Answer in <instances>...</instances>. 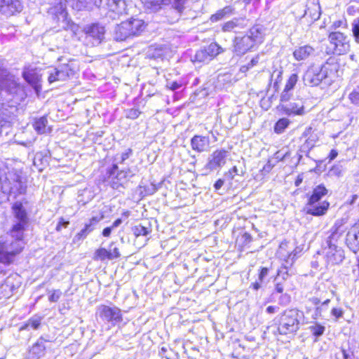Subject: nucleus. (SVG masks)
<instances>
[{"mask_svg": "<svg viewBox=\"0 0 359 359\" xmlns=\"http://www.w3.org/2000/svg\"><path fill=\"white\" fill-rule=\"evenodd\" d=\"M266 29L263 25L252 27L244 35L236 36L232 41L231 50L236 56H243L254 50L264 40Z\"/></svg>", "mask_w": 359, "mask_h": 359, "instance_id": "obj_1", "label": "nucleus"}, {"mask_svg": "<svg viewBox=\"0 0 359 359\" xmlns=\"http://www.w3.org/2000/svg\"><path fill=\"white\" fill-rule=\"evenodd\" d=\"M0 190L4 194L13 196L14 198L25 194L27 185L22 181L21 172L16 169L6 172L0 168Z\"/></svg>", "mask_w": 359, "mask_h": 359, "instance_id": "obj_2", "label": "nucleus"}, {"mask_svg": "<svg viewBox=\"0 0 359 359\" xmlns=\"http://www.w3.org/2000/svg\"><path fill=\"white\" fill-rule=\"evenodd\" d=\"M346 228L344 226L343 220L336 221L331 234L327 238L325 243L323 244L326 251L328 262L332 264H340L344 259V251L334 243L344 233Z\"/></svg>", "mask_w": 359, "mask_h": 359, "instance_id": "obj_3", "label": "nucleus"}, {"mask_svg": "<svg viewBox=\"0 0 359 359\" xmlns=\"http://www.w3.org/2000/svg\"><path fill=\"white\" fill-rule=\"evenodd\" d=\"M303 313L297 309H287L277 316L274 322L280 334H294L299 329Z\"/></svg>", "mask_w": 359, "mask_h": 359, "instance_id": "obj_4", "label": "nucleus"}, {"mask_svg": "<svg viewBox=\"0 0 359 359\" xmlns=\"http://www.w3.org/2000/svg\"><path fill=\"white\" fill-rule=\"evenodd\" d=\"M23 201L27 203L25 198L12 203L11 212L14 219L10 230V236L24 240L25 232L29 224V218L27 210L23 205Z\"/></svg>", "mask_w": 359, "mask_h": 359, "instance_id": "obj_5", "label": "nucleus"}, {"mask_svg": "<svg viewBox=\"0 0 359 359\" xmlns=\"http://www.w3.org/2000/svg\"><path fill=\"white\" fill-rule=\"evenodd\" d=\"M25 246L24 240L13 238L0 241V262L9 264L13 262L15 257L21 252Z\"/></svg>", "mask_w": 359, "mask_h": 359, "instance_id": "obj_6", "label": "nucleus"}, {"mask_svg": "<svg viewBox=\"0 0 359 359\" xmlns=\"http://www.w3.org/2000/svg\"><path fill=\"white\" fill-rule=\"evenodd\" d=\"M328 38L330 46L325 50L327 54L342 55L349 50V40L344 34L340 32H332L329 34Z\"/></svg>", "mask_w": 359, "mask_h": 359, "instance_id": "obj_7", "label": "nucleus"}, {"mask_svg": "<svg viewBox=\"0 0 359 359\" xmlns=\"http://www.w3.org/2000/svg\"><path fill=\"white\" fill-rule=\"evenodd\" d=\"M76 71L74 61L68 60L67 63H60L56 67L48 71V81L50 83L55 81H63L72 77Z\"/></svg>", "mask_w": 359, "mask_h": 359, "instance_id": "obj_8", "label": "nucleus"}, {"mask_svg": "<svg viewBox=\"0 0 359 359\" xmlns=\"http://www.w3.org/2000/svg\"><path fill=\"white\" fill-rule=\"evenodd\" d=\"M96 315L109 326L114 327L123 320L121 310L113 305L111 306L107 305H100L97 307Z\"/></svg>", "mask_w": 359, "mask_h": 359, "instance_id": "obj_9", "label": "nucleus"}, {"mask_svg": "<svg viewBox=\"0 0 359 359\" xmlns=\"http://www.w3.org/2000/svg\"><path fill=\"white\" fill-rule=\"evenodd\" d=\"M224 52L223 48L215 42L201 48L195 54V61L199 62H209L219 53Z\"/></svg>", "mask_w": 359, "mask_h": 359, "instance_id": "obj_10", "label": "nucleus"}, {"mask_svg": "<svg viewBox=\"0 0 359 359\" xmlns=\"http://www.w3.org/2000/svg\"><path fill=\"white\" fill-rule=\"evenodd\" d=\"M86 31V41L93 46H97L104 39L105 28L99 23H93L87 26Z\"/></svg>", "mask_w": 359, "mask_h": 359, "instance_id": "obj_11", "label": "nucleus"}, {"mask_svg": "<svg viewBox=\"0 0 359 359\" xmlns=\"http://www.w3.org/2000/svg\"><path fill=\"white\" fill-rule=\"evenodd\" d=\"M107 175L109 178L111 179V187L114 189L123 187V180H126L130 175V176L133 175L129 168L119 170L117 163H113L111 167L107 168Z\"/></svg>", "mask_w": 359, "mask_h": 359, "instance_id": "obj_12", "label": "nucleus"}, {"mask_svg": "<svg viewBox=\"0 0 359 359\" xmlns=\"http://www.w3.org/2000/svg\"><path fill=\"white\" fill-rule=\"evenodd\" d=\"M228 151L224 149H217L209 156L205 168L210 170L220 169L225 163Z\"/></svg>", "mask_w": 359, "mask_h": 359, "instance_id": "obj_13", "label": "nucleus"}, {"mask_svg": "<svg viewBox=\"0 0 359 359\" xmlns=\"http://www.w3.org/2000/svg\"><path fill=\"white\" fill-rule=\"evenodd\" d=\"M23 9L21 0H0V13L11 17L20 13Z\"/></svg>", "mask_w": 359, "mask_h": 359, "instance_id": "obj_14", "label": "nucleus"}, {"mask_svg": "<svg viewBox=\"0 0 359 359\" xmlns=\"http://www.w3.org/2000/svg\"><path fill=\"white\" fill-rule=\"evenodd\" d=\"M23 79L33 88L35 93L39 95L41 90L40 77L34 69L25 67L22 73Z\"/></svg>", "mask_w": 359, "mask_h": 359, "instance_id": "obj_15", "label": "nucleus"}, {"mask_svg": "<svg viewBox=\"0 0 359 359\" xmlns=\"http://www.w3.org/2000/svg\"><path fill=\"white\" fill-rule=\"evenodd\" d=\"M210 144L209 136L195 135L191 139V149L198 153L208 151L210 149Z\"/></svg>", "mask_w": 359, "mask_h": 359, "instance_id": "obj_16", "label": "nucleus"}, {"mask_svg": "<svg viewBox=\"0 0 359 359\" xmlns=\"http://www.w3.org/2000/svg\"><path fill=\"white\" fill-rule=\"evenodd\" d=\"M286 244L281 243L279 248V250L278 251V255L279 257L283 261V266L285 269H289L294 264L296 258L302 251V249L299 248H296L292 252L290 253H285L284 247Z\"/></svg>", "mask_w": 359, "mask_h": 359, "instance_id": "obj_17", "label": "nucleus"}, {"mask_svg": "<svg viewBox=\"0 0 359 359\" xmlns=\"http://www.w3.org/2000/svg\"><path fill=\"white\" fill-rule=\"evenodd\" d=\"M67 4L76 11L92 10L100 7V0H65Z\"/></svg>", "mask_w": 359, "mask_h": 359, "instance_id": "obj_18", "label": "nucleus"}, {"mask_svg": "<svg viewBox=\"0 0 359 359\" xmlns=\"http://www.w3.org/2000/svg\"><path fill=\"white\" fill-rule=\"evenodd\" d=\"M105 5L110 11L117 15L125 13L127 7L125 0H100V7Z\"/></svg>", "mask_w": 359, "mask_h": 359, "instance_id": "obj_19", "label": "nucleus"}, {"mask_svg": "<svg viewBox=\"0 0 359 359\" xmlns=\"http://www.w3.org/2000/svg\"><path fill=\"white\" fill-rule=\"evenodd\" d=\"M248 27V20L244 18H234L224 23L222 30L224 32H231L236 29H245Z\"/></svg>", "mask_w": 359, "mask_h": 359, "instance_id": "obj_20", "label": "nucleus"}, {"mask_svg": "<svg viewBox=\"0 0 359 359\" xmlns=\"http://www.w3.org/2000/svg\"><path fill=\"white\" fill-rule=\"evenodd\" d=\"M50 341L49 339H46L41 336L34 343L29 350L30 355L35 359H39L45 355L46 346L45 342Z\"/></svg>", "mask_w": 359, "mask_h": 359, "instance_id": "obj_21", "label": "nucleus"}, {"mask_svg": "<svg viewBox=\"0 0 359 359\" xmlns=\"http://www.w3.org/2000/svg\"><path fill=\"white\" fill-rule=\"evenodd\" d=\"M346 241L353 252H356L359 250V229L357 227H353L348 231Z\"/></svg>", "mask_w": 359, "mask_h": 359, "instance_id": "obj_22", "label": "nucleus"}, {"mask_svg": "<svg viewBox=\"0 0 359 359\" xmlns=\"http://www.w3.org/2000/svg\"><path fill=\"white\" fill-rule=\"evenodd\" d=\"M278 109L283 111V114L286 115H302L304 113V107L299 106L298 104L295 102L290 103L288 104H280L278 106Z\"/></svg>", "mask_w": 359, "mask_h": 359, "instance_id": "obj_23", "label": "nucleus"}, {"mask_svg": "<svg viewBox=\"0 0 359 359\" xmlns=\"http://www.w3.org/2000/svg\"><path fill=\"white\" fill-rule=\"evenodd\" d=\"M128 27L129 24H128L126 21L122 22L120 25H118L114 30V39L116 41H122L132 36V32H130Z\"/></svg>", "mask_w": 359, "mask_h": 359, "instance_id": "obj_24", "label": "nucleus"}, {"mask_svg": "<svg viewBox=\"0 0 359 359\" xmlns=\"http://www.w3.org/2000/svg\"><path fill=\"white\" fill-rule=\"evenodd\" d=\"M102 217H92L88 223L85 224L83 229H82L80 232H79L75 238L78 240H82L85 238L88 234H89L91 231H93L95 226L98 224V222L101 220Z\"/></svg>", "mask_w": 359, "mask_h": 359, "instance_id": "obj_25", "label": "nucleus"}, {"mask_svg": "<svg viewBox=\"0 0 359 359\" xmlns=\"http://www.w3.org/2000/svg\"><path fill=\"white\" fill-rule=\"evenodd\" d=\"M132 36L139 35L145 28L144 22L140 19L131 18L127 20Z\"/></svg>", "mask_w": 359, "mask_h": 359, "instance_id": "obj_26", "label": "nucleus"}, {"mask_svg": "<svg viewBox=\"0 0 359 359\" xmlns=\"http://www.w3.org/2000/svg\"><path fill=\"white\" fill-rule=\"evenodd\" d=\"M47 124L48 119L46 116H43L35 119L33 127L39 134H43L47 132Z\"/></svg>", "mask_w": 359, "mask_h": 359, "instance_id": "obj_27", "label": "nucleus"}, {"mask_svg": "<svg viewBox=\"0 0 359 359\" xmlns=\"http://www.w3.org/2000/svg\"><path fill=\"white\" fill-rule=\"evenodd\" d=\"M313 49L311 46H305L295 50L293 55L297 60H304L313 52Z\"/></svg>", "mask_w": 359, "mask_h": 359, "instance_id": "obj_28", "label": "nucleus"}, {"mask_svg": "<svg viewBox=\"0 0 359 359\" xmlns=\"http://www.w3.org/2000/svg\"><path fill=\"white\" fill-rule=\"evenodd\" d=\"M290 123L287 118H280L274 126V132L277 134H281L288 127Z\"/></svg>", "mask_w": 359, "mask_h": 359, "instance_id": "obj_29", "label": "nucleus"}, {"mask_svg": "<svg viewBox=\"0 0 359 359\" xmlns=\"http://www.w3.org/2000/svg\"><path fill=\"white\" fill-rule=\"evenodd\" d=\"M330 207V203L324 201L323 202H319V201L316 203V216H321L325 215L328 208Z\"/></svg>", "mask_w": 359, "mask_h": 359, "instance_id": "obj_30", "label": "nucleus"}, {"mask_svg": "<svg viewBox=\"0 0 359 359\" xmlns=\"http://www.w3.org/2000/svg\"><path fill=\"white\" fill-rule=\"evenodd\" d=\"M314 147V140L309 137L302 146V151L306 153V156L312 158V149Z\"/></svg>", "mask_w": 359, "mask_h": 359, "instance_id": "obj_31", "label": "nucleus"}, {"mask_svg": "<svg viewBox=\"0 0 359 359\" xmlns=\"http://www.w3.org/2000/svg\"><path fill=\"white\" fill-rule=\"evenodd\" d=\"M303 81L305 86L313 87L314 82V69L309 68L303 76Z\"/></svg>", "mask_w": 359, "mask_h": 359, "instance_id": "obj_32", "label": "nucleus"}, {"mask_svg": "<svg viewBox=\"0 0 359 359\" xmlns=\"http://www.w3.org/2000/svg\"><path fill=\"white\" fill-rule=\"evenodd\" d=\"M94 259L95 260H100V261H104L106 259L109 260V254L108 252V250L100 248L97 249L94 254Z\"/></svg>", "mask_w": 359, "mask_h": 359, "instance_id": "obj_33", "label": "nucleus"}, {"mask_svg": "<svg viewBox=\"0 0 359 359\" xmlns=\"http://www.w3.org/2000/svg\"><path fill=\"white\" fill-rule=\"evenodd\" d=\"M114 242H111L109 246L108 252L109 254V260L118 259L121 257L118 248L114 246Z\"/></svg>", "mask_w": 359, "mask_h": 359, "instance_id": "obj_34", "label": "nucleus"}, {"mask_svg": "<svg viewBox=\"0 0 359 359\" xmlns=\"http://www.w3.org/2000/svg\"><path fill=\"white\" fill-rule=\"evenodd\" d=\"M297 81H298L297 74H291L290 76L289 79H287L284 88L293 92L294 88L296 86Z\"/></svg>", "mask_w": 359, "mask_h": 359, "instance_id": "obj_35", "label": "nucleus"}, {"mask_svg": "<svg viewBox=\"0 0 359 359\" xmlns=\"http://www.w3.org/2000/svg\"><path fill=\"white\" fill-rule=\"evenodd\" d=\"M41 325V319L39 318H30L27 323L21 327V330H27L29 327L37 330Z\"/></svg>", "mask_w": 359, "mask_h": 359, "instance_id": "obj_36", "label": "nucleus"}, {"mask_svg": "<svg viewBox=\"0 0 359 359\" xmlns=\"http://www.w3.org/2000/svg\"><path fill=\"white\" fill-rule=\"evenodd\" d=\"M151 231L150 229L142 225L136 226L133 229V233L137 237L140 236H147Z\"/></svg>", "mask_w": 359, "mask_h": 359, "instance_id": "obj_37", "label": "nucleus"}, {"mask_svg": "<svg viewBox=\"0 0 359 359\" xmlns=\"http://www.w3.org/2000/svg\"><path fill=\"white\" fill-rule=\"evenodd\" d=\"M328 77V68L327 65H323L321 67L320 71L316 74V81H323L325 80Z\"/></svg>", "mask_w": 359, "mask_h": 359, "instance_id": "obj_38", "label": "nucleus"}, {"mask_svg": "<svg viewBox=\"0 0 359 359\" xmlns=\"http://www.w3.org/2000/svg\"><path fill=\"white\" fill-rule=\"evenodd\" d=\"M327 189L322 184L316 187V203H317L322 196L326 195Z\"/></svg>", "mask_w": 359, "mask_h": 359, "instance_id": "obj_39", "label": "nucleus"}, {"mask_svg": "<svg viewBox=\"0 0 359 359\" xmlns=\"http://www.w3.org/2000/svg\"><path fill=\"white\" fill-rule=\"evenodd\" d=\"M314 203V191L311 194L308 206L305 207L304 211L306 212V214H309L311 215H314V208L312 207V205Z\"/></svg>", "mask_w": 359, "mask_h": 359, "instance_id": "obj_40", "label": "nucleus"}, {"mask_svg": "<svg viewBox=\"0 0 359 359\" xmlns=\"http://www.w3.org/2000/svg\"><path fill=\"white\" fill-rule=\"evenodd\" d=\"M352 32L355 41L359 43V18L353 20L352 23Z\"/></svg>", "mask_w": 359, "mask_h": 359, "instance_id": "obj_41", "label": "nucleus"}, {"mask_svg": "<svg viewBox=\"0 0 359 359\" xmlns=\"http://www.w3.org/2000/svg\"><path fill=\"white\" fill-rule=\"evenodd\" d=\"M343 172V167L341 165L337 164L332 167L329 170V175L331 176L339 177L341 175Z\"/></svg>", "mask_w": 359, "mask_h": 359, "instance_id": "obj_42", "label": "nucleus"}, {"mask_svg": "<svg viewBox=\"0 0 359 359\" xmlns=\"http://www.w3.org/2000/svg\"><path fill=\"white\" fill-rule=\"evenodd\" d=\"M291 302V297L287 293H282L278 298V304L280 306H285L288 305Z\"/></svg>", "mask_w": 359, "mask_h": 359, "instance_id": "obj_43", "label": "nucleus"}, {"mask_svg": "<svg viewBox=\"0 0 359 359\" xmlns=\"http://www.w3.org/2000/svg\"><path fill=\"white\" fill-rule=\"evenodd\" d=\"M293 95V92L287 89H283L280 94V104L289 101Z\"/></svg>", "mask_w": 359, "mask_h": 359, "instance_id": "obj_44", "label": "nucleus"}, {"mask_svg": "<svg viewBox=\"0 0 359 359\" xmlns=\"http://www.w3.org/2000/svg\"><path fill=\"white\" fill-rule=\"evenodd\" d=\"M287 154V152H284L283 151H278L274 154V155L271 157V159H273V161H276V163L278 162L283 161L286 155Z\"/></svg>", "mask_w": 359, "mask_h": 359, "instance_id": "obj_45", "label": "nucleus"}, {"mask_svg": "<svg viewBox=\"0 0 359 359\" xmlns=\"http://www.w3.org/2000/svg\"><path fill=\"white\" fill-rule=\"evenodd\" d=\"M224 18H225V15L223 13L222 9H220L217 11L215 14L212 15L210 18V20L212 22H216L222 20Z\"/></svg>", "mask_w": 359, "mask_h": 359, "instance_id": "obj_46", "label": "nucleus"}, {"mask_svg": "<svg viewBox=\"0 0 359 359\" xmlns=\"http://www.w3.org/2000/svg\"><path fill=\"white\" fill-rule=\"evenodd\" d=\"M276 161H273V159L269 158L267 163L264 165L262 171L264 173H269L272 170V168L276 165Z\"/></svg>", "mask_w": 359, "mask_h": 359, "instance_id": "obj_47", "label": "nucleus"}, {"mask_svg": "<svg viewBox=\"0 0 359 359\" xmlns=\"http://www.w3.org/2000/svg\"><path fill=\"white\" fill-rule=\"evenodd\" d=\"M62 294V292L60 290H56L53 292V293L49 296L48 300L51 302H57L60 296Z\"/></svg>", "mask_w": 359, "mask_h": 359, "instance_id": "obj_48", "label": "nucleus"}, {"mask_svg": "<svg viewBox=\"0 0 359 359\" xmlns=\"http://www.w3.org/2000/svg\"><path fill=\"white\" fill-rule=\"evenodd\" d=\"M269 269L266 267H262L259 270V273L258 276V280L260 283H263L264 278L269 275Z\"/></svg>", "mask_w": 359, "mask_h": 359, "instance_id": "obj_49", "label": "nucleus"}, {"mask_svg": "<svg viewBox=\"0 0 359 359\" xmlns=\"http://www.w3.org/2000/svg\"><path fill=\"white\" fill-rule=\"evenodd\" d=\"M326 159L321 160L318 161H316V172H323L326 168Z\"/></svg>", "mask_w": 359, "mask_h": 359, "instance_id": "obj_50", "label": "nucleus"}, {"mask_svg": "<svg viewBox=\"0 0 359 359\" xmlns=\"http://www.w3.org/2000/svg\"><path fill=\"white\" fill-rule=\"evenodd\" d=\"M133 153V150L131 149H128L125 152L121 154L120 161H117L118 163H123L126 160H127Z\"/></svg>", "mask_w": 359, "mask_h": 359, "instance_id": "obj_51", "label": "nucleus"}, {"mask_svg": "<svg viewBox=\"0 0 359 359\" xmlns=\"http://www.w3.org/2000/svg\"><path fill=\"white\" fill-rule=\"evenodd\" d=\"M140 114V111L137 109H131L127 112V117L131 119L137 118Z\"/></svg>", "mask_w": 359, "mask_h": 359, "instance_id": "obj_52", "label": "nucleus"}, {"mask_svg": "<svg viewBox=\"0 0 359 359\" xmlns=\"http://www.w3.org/2000/svg\"><path fill=\"white\" fill-rule=\"evenodd\" d=\"M349 98L353 104L359 106V92L353 91L349 95Z\"/></svg>", "mask_w": 359, "mask_h": 359, "instance_id": "obj_53", "label": "nucleus"}, {"mask_svg": "<svg viewBox=\"0 0 359 359\" xmlns=\"http://www.w3.org/2000/svg\"><path fill=\"white\" fill-rule=\"evenodd\" d=\"M313 302L312 301H309L307 304H306L305 307L306 309V314L311 316V319H314V312L313 311Z\"/></svg>", "mask_w": 359, "mask_h": 359, "instance_id": "obj_54", "label": "nucleus"}, {"mask_svg": "<svg viewBox=\"0 0 359 359\" xmlns=\"http://www.w3.org/2000/svg\"><path fill=\"white\" fill-rule=\"evenodd\" d=\"M166 86L174 91L179 89L182 86V84L177 81H168Z\"/></svg>", "mask_w": 359, "mask_h": 359, "instance_id": "obj_55", "label": "nucleus"}, {"mask_svg": "<svg viewBox=\"0 0 359 359\" xmlns=\"http://www.w3.org/2000/svg\"><path fill=\"white\" fill-rule=\"evenodd\" d=\"M241 239L242 241V243L243 245H246L249 244L252 240L251 235L247 232H245L242 235Z\"/></svg>", "mask_w": 359, "mask_h": 359, "instance_id": "obj_56", "label": "nucleus"}, {"mask_svg": "<svg viewBox=\"0 0 359 359\" xmlns=\"http://www.w3.org/2000/svg\"><path fill=\"white\" fill-rule=\"evenodd\" d=\"M288 269H285L282 264L281 268L278 271V276H281L283 280H285L288 276Z\"/></svg>", "mask_w": 359, "mask_h": 359, "instance_id": "obj_57", "label": "nucleus"}, {"mask_svg": "<svg viewBox=\"0 0 359 359\" xmlns=\"http://www.w3.org/2000/svg\"><path fill=\"white\" fill-rule=\"evenodd\" d=\"M235 8L232 7L231 6H226L224 8L222 9L223 13L226 16H229L234 13Z\"/></svg>", "mask_w": 359, "mask_h": 359, "instance_id": "obj_58", "label": "nucleus"}, {"mask_svg": "<svg viewBox=\"0 0 359 359\" xmlns=\"http://www.w3.org/2000/svg\"><path fill=\"white\" fill-rule=\"evenodd\" d=\"M69 222L68 221H65L63 218H60L58 224L56 226V230L60 231L62 227H67Z\"/></svg>", "mask_w": 359, "mask_h": 359, "instance_id": "obj_59", "label": "nucleus"}, {"mask_svg": "<svg viewBox=\"0 0 359 359\" xmlns=\"http://www.w3.org/2000/svg\"><path fill=\"white\" fill-rule=\"evenodd\" d=\"M325 331V327L316 323V337L320 336Z\"/></svg>", "mask_w": 359, "mask_h": 359, "instance_id": "obj_60", "label": "nucleus"}, {"mask_svg": "<svg viewBox=\"0 0 359 359\" xmlns=\"http://www.w3.org/2000/svg\"><path fill=\"white\" fill-rule=\"evenodd\" d=\"M332 313L337 318H339L342 317L344 312H343L342 309H341L334 308L332 310Z\"/></svg>", "mask_w": 359, "mask_h": 359, "instance_id": "obj_61", "label": "nucleus"}, {"mask_svg": "<svg viewBox=\"0 0 359 359\" xmlns=\"http://www.w3.org/2000/svg\"><path fill=\"white\" fill-rule=\"evenodd\" d=\"M282 74L283 72L281 70H276L273 72V73L271 75V77L273 78L275 75H276L275 81H278V83H280L282 81Z\"/></svg>", "mask_w": 359, "mask_h": 359, "instance_id": "obj_62", "label": "nucleus"}, {"mask_svg": "<svg viewBox=\"0 0 359 359\" xmlns=\"http://www.w3.org/2000/svg\"><path fill=\"white\" fill-rule=\"evenodd\" d=\"M275 291L278 293L282 294L284 291V286L282 283H276L275 285Z\"/></svg>", "mask_w": 359, "mask_h": 359, "instance_id": "obj_63", "label": "nucleus"}, {"mask_svg": "<svg viewBox=\"0 0 359 359\" xmlns=\"http://www.w3.org/2000/svg\"><path fill=\"white\" fill-rule=\"evenodd\" d=\"M112 230L113 229L111 226L106 227L103 229L102 234L104 237H109L110 236Z\"/></svg>", "mask_w": 359, "mask_h": 359, "instance_id": "obj_64", "label": "nucleus"}]
</instances>
